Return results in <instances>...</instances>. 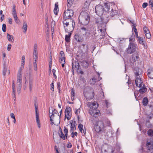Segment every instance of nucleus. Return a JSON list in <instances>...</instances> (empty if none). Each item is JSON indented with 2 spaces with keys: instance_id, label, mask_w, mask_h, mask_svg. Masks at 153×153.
<instances>
[{
  "instance_id": "f257e3e1",
  "label": "nucleus",
  "mask_w": 153,
  "mask_h": 153,
  "mask_svg": "<svg viewBox=\"0 0 153 153\" xmlns=\"http://www.w3.org/2000/svg\"><path fill=\"white\" fill-rule=\"evenodd\" d=\"M96 23L98 25L97 32L95 29L94 26L92 25H90L89 27L87 26L82 27L80 30L81 34L86 38L90 36L93 39H95L97 36H100V39L102 38L105 35L106 24L101 17L97 19Z\"/></svg>"
},
{
  "instance_id": "f03ea898",
  "label": "nucleus",
  "mask_w": 153,
  "mask_h": 153,
  "mask_svg": "<svg viewBox=\"0 0 153 153\" xmlns=\"http://www.w3.org/2000/svg\"><path fill=\"white\" fill-rule=\"evenodd\" d=\"M74 12L73 10L68 9L64 13L63 23L65 31H72L75 27V22L73 19Z\"/></svg>"
},
{
  "instance_id": "7ed1b4c3",
  "label": "nucleus",
  "mask_w": 153,
  "mask_h": 153,
  "mask_svg": "<svg viewBox=\"0 0 153 153\" xmlns=\"http://www.w3.org/2000/svg\"><path fill=\"white\" fill-rule=\"evenodd\" d=\"M88 106L89 108V113L91 116L95 117H97L100 113V111L97 109L98 107V105L97 102L87 103Z\"/></svg>"
},
{
  "instance_id": "20e7f679",
  "label": "nucleus",
  "mask_w": 153,
  "mask_h": 153,
  "mask_svg": "<svg viewBox=\"0 0 153 153\" xmlns=\"http://www.w3.org/2000/svg\"><path fill=\"white\" fill-rule=\"evenodd\" d=\"M105 7H104L100 4L97 5L95 8V12L96 14L100 16H102L104 12H108L110 9L109 4L105 3L104 4Z\"/></svg>"
},
{
  "instance_id": "39448f33",
  "label": "nucleus",
  "mask_w": 153,
  "mask_h": 153,
  "mask_svg": "<svg viewBox=\"0 0 153 153\" xmlns=\"http://www.w3.org/2000/svg\"><path fill=\"white\" fill-rule=\"evenodd\" d=\"M24 66V65H22L18 71L17 74V89L19 93L22 88V71Z\"/></svg>"
},
{
  "instance_id": "423d86ee",
  "label": "nucleus",
  "mask_w": 153,
  "mask_h": 153,
  "mask_svg": "<svg viewBox=\"0 0 153 153\" xmlns=\"http://www.w3.org/2000/svg\"><path fill=\"white\" fill-rule=\"evenodd\" d=\"M79 20L81 24L84 25H86L89 22V16L86 12H84L79 16Z\"/></svg>"
},
{
  "instance_id": "0eeeda50",
  "label": "nucleus",
  "mask_w": 153,
  "mask_h": 153,
  "mask_svg": "<svg viewBox=\"0 0 153 153\" xmlns=\"http://www.w3.org/2000/svg\"><path fill=\"white\" fill-rule=\"evenodd\" d=\"M105 127L103 122L101 121H99L95 125L94 129L97 132L101 131L104 132L105 130Z\"/></svg>"
},
{
  "instance_id": "6e6552de",
  "label": "nucleus",
  "mask_w": 153,
  "mask_h": 153,
  "mask_svg": "<svg viewBox=\"0 0 153 153\" xmlns=\"http://www.w3.org/2000/svg\"><path fill=\"white\" fill-rule=\"evenodd\" d=\"M137 45L133 43H129L128 48L126 49V52L128 54H131L136 50Z\"/></svg>"
},
{
  "instance_id": "1a4fd4ad",
  "label": "nucleus",
  "mask_w": 153,
  "mask_h": 153,
  "mask_svg": "<svg viewBox=\"0 0 153 153\" xmlns=\"http://www.w3.org/2000/svg\"><path fill=\"white\" fill-rule=\"evenodd\" d=\"M82 57L86 56L88 53V46L85 44H82L81 47Z\"/></svg>"
},
{
  "instance_id": "9d476101",
  "label": "nucleus",
  "mask_w": 153,
  "mask_h": 153,
  "mask_svg": "<svg viewBox=\"0 0 153 153\" xmlns=\"http://www.w3.org/2000/svg\"><path fill=\"white\" fill-rule=\"evenodd\" d=\"M33 59L34 60L33 64L36 63V62L38 59V52L37 45L36 44H34V50L33 52Z\"/></svg>"
},
{
  "instance_id": "9b49d317",
  "label": "nucleus",
  "mask_w": 153,
  "mask_h": 153,
  "mask_svg": "<svg viewBox=\"0 0 153 153\" xmlns=\"http://www.w3.org/2000/svg\"><path fill=\"white\" fill-rule=\"evenodd\" d=\"M71 108L69 107H66L65 110V117L67 119L69 120L71 117Z\"/></svg>"
},
{
  "instance_id": "f8f14e48",
  "label": "nucleus",
  "mask_w": 153,
  "mask_h": 153,
  "mask_svg": "<svg viewBox=\"0 0 153 153\" xmlns=\"http://www.w3.org/2000/svg\"><path fill=\"white\" fill-rule=\"evenodd\" d=\"M3 76L9 75L10 74V71L7 69V65L4 62L3 64Z\"/></svg>"
},
{
  "instance_id": "ddd939ff",
  "label": "nucleus",
  "mask_w": 153,
  "mask_h": 153,
  "mask_svg": "<svg viewBox=\"0 0 153 153\" xmlns=\"http://www.w3.org/2000/svg\"><path fill=\"white\" fill-rule=\"evenodd\" d=\"M146 145L147 149L150 151V153H153V141H151L149 142L147 140Z\"/></svg>"
},
{
  "instance_id": "4468645a",
  "label": "nucleus",
  "mask_w": 153,
  "mask_h": 153,
  "mask_svg": "<svg viewBox=\"0 0 153 153\" xmlns=\"http://www.w3.org/2000/svg\"><path fill=\"white\" fill-rule=\"evenodd\" d=\"M80 65L77 61H75L72 63V72L74 71V70H76L80 68Z\"/></svg>"
},
{
  "instance_id": "2eb2a0df",
  "label": "nucleus",
  "mask_w": 153,
  "mask_h": 153,
  "mask_svg": "<svg viewBox=\"0 0 153 153\" xmlns=\"http://www.w3.org/2000/svg\"><path fill=\"white\" fill-rule=\"evenodd\" d=\"M139 52L137 51L135 52L132 55V60L134 62L138 61L139 58Z\"/></svg>"
},
{
  "instance_id": "dca6fc26",
  "label": "nucleus",
  "mask_w": 153,
  "mask_h": 153,
  "mask_svg": "<svg viewBox=\"0 0 153 153\" xmlns=\"http://www.w3.org/2000/svg\"><path fill=\"white\" fill-rule=\"evenodd\" d=\"M118 11L117 10L111 9L110 13V16L111 18L115 17L118 16Z\"/></svg>"
},
{
  "instance_id": "f3484780",
  "label": "nucleus",
  "mask_w": 153,
  "mask_h": 153,
  "mask_svg": "<svg viewBox=\"0 0 153 153\" xmlns=\"http://www.w3.org/2000/svg\"><path fill=\"white\" fill-rule=\"evenodd\" d=\"M60 57L59 59V62L60 63H65V54L63 51H60Z\"/></svg>"
},
{
  "instance_id": "a211bd4d",
  "label": "nucleus",
  "mask_w": 153,
  "mask_h": 153,
  "mask_svg": "<svg viewBox=\"0 0 153 153\" xmlns=\"http://www.w3.org/2000/svg\"><path fill=\"white\" fill-rule=\"evenodd\" d=\"M135 84L137 86L140 87L143 85V82L142 81L141 78H136L135 80Z\"/></svg>"
},
{
  "instance_id": "6ab92c4d",
  "label": "nucleus",
  "mask_w": 153,
  "mask_h": 153,
  "mask_svg": "<svg viewBox=\"0 0 153 153\" xmlns=\"http://www.w3.org/2000/svg\"><path fill=\"white\" fill-rule=\"evenodd\" d=\"M135 70L136 71L134 72L135 76V78H140V76L141 75V72L140 71L139 69L138 68H136Z\"/></svg>"
},
{
  "instance_id": "aec40b11",
  "label": "nucleus",
  "mask_w": 153,
  "mask_h": 153,
  "mask_svg": "<svg viewBox=\"0 0 153 153\" xmlns=\"http://www.w3.org/2000/svg\"><path fill=\"white\" fill-rule=\"evenodd\" d=\"M145 38L144 37H140L138 39V42L141 45H145Z\"/></svg>"
},
{
  "instance_id": "412c9836",
  "label": "nucleus",
  "mask_w": 153,
  "mask_h": 153,
  "mask_svg": "<svg viewBox=\"0 0 153 153\" xmlns=\"http://www.w3.org/2000/svg\"><path fill=\"white\" fill-rule=\"evenodd\" d=\"M15 85L14 84V80L12 82V95L13 97H14L15 98V95H16V90L15 89Z\"/></svg>"
},
{
  "instance_id": "4be33fe9",
  "label": "nucleus",
  "mask_w": 153,
  "mask_h": 153,
  "mask_svg": "<svg viewBox=\"0 0 153 153\" xmlns=\"http://www.w3.org/2000/svg\"><path fill=\"white\" fill-rule=\"evenodd\" d=\"M51 125H52L53 124H54L55 125L58 126V125L60 123V120L57 119V120H56V119L54 120L53 119V120L52 121H51Z\"/></svg>"
},
{
  "instance_id": "5701e85b",
  "label": "nucleus",
  "mask_w": 153,
  "mask_h": 153,
  "mask_svg": "<svg viewBox=\"0 0 153 153\" xmlns=\"http://www.w3.org/2000/svg\"><path fill=\"white\" fill-rule=\"evenodd\" d=\"M67 32V31H66ZM68 35H66L65 36V40L67 42H68L70 41V36L71 35V33L70 32L71 31H68Z\"/></svg>"
},
{
  "instance_id": "b1692460",
  "label": "nucleus",
  "mask_w": 153,
  "mask_h": 153,
  "mask_svg": "<svg viewBox=\"0 0 153 153\" xmlns=\"http://www.w3.org/2000/svg\"><path fill=\"white\" fill-rule=\"evenodd\" d=\"M55 7L53 10V12L56 15H57L58 13V12L59 10L58 7V2H56L55 3Z\"/></svg>"
},
{
  "instance_id": "393cba45",
  "label": "nucleus",
  "mask_w": 153,
  "mask_h": 153,
  "mask_svg": "<svg viewBox=\"0 0 153 153\" xmlns=\"http://www.w3.org/2000/svg\"><path fill=\"white\" fill-rule=\"evenodd\" d=\"M51 112L56 115V117L57 118V119L60 120V116L58 111L56 110L55 109H54L53 110H52Z\"/></svg>"
},
{
  "instance_id": "a878e982",
  "label": "nucleus",
  "mask_w": 153,
  "mask_h": 153,
  "mask_svg": "<svg viewBox=\"0 0 153 153\" xmlns=\"http://www.w3.org/2000/svg\"><path fill=\"white\" fill-rule=\"evenodd\" d=\"M49 117H50V120L51 121H52L53 120V119L55 120V119L54 117H56V115L55 114H54L53 113L50 112V109H49Z\"/></svg>"
},
{
  "instance_id": "bb28decb",
  "label": "nucleus",
  "mask_w": 153,
  "mask_h": 153,
  "mask_svg": "<svg viewBox=\"0 0 153 153\" xmlns=\"http://www.w3.org/2000/svg\"><path fill=\"white\" fill-rule=\"evenodd\" d=\"M29 85L30 91H31L33 86V80L31 79H29Z\"/></svg>"
},
{
  "instance_id": "cd10ccee",
  "label": "nucleus",
  "mask_w": 153,
  "mask_h": 153,
  "mask_svg": "<svg viewBox=\"0 0 153 153\" xmlns=\"http://www.w3.org/2000/svg\"><path fill=\"white\" fill-rule=\"evenodd\" d=\"M135 36L133 33H132L131 36L129 38V43H133L135 40Z\"/></svg>"
},
{
  "instance_id": "c85d7f7f",
  "label": "nucleus",
  "mask_w": 153,
  "mask_h": 153,
  "mask_svg": "<svg viewBox=\"0 0 153 153\" xmlns=\"http://www.w3.org/2000/svg\"><path fill=\"white\" fill-rule=\"evenodd\" d=\"M148 100L147 97H145L143 100L142 103L143 105L146 106L148 103Z\"/></svg>"
},
{
  "instance_id": "c756f323",
  "label": "nucleus",
  "mask_w": 153,
  "mask_h": 153,
  "mask_svg": "<svg viewBox=\"0 0 153 153\" xmlns=\"http://www.w3.org/2000/svg\"><path fill=\"white\" fill-rule=\"evenodd\" d=\"M22 28L24 30L23 32L24 33H25L26 32L27 29V24L25 22H23Z\"/></svg>"
},
{
  "instance_id": "7c9ffc66",
  "label": "nucleus",
  "mask_w": 153,
  "mask_h": 153,
  "mask_svg": "<svg viewBox=\"0 0 153 153\" xmlns=\"http://www.w3.org/2000/svg\"><path fill=\"white\" fill-rule=\"evenodd\" d=\"M7 39L8 41L11 42H13L14 41L13 37L11 35H10L9 33L7 34Z\"/></svg>"
},
{
  "instance_id": "2f4dec72",
  "label": "nucleus",
  "mask_w": 153,
  "mask_h": 153,
  "mask_svg": "<svg viewBox=\"0 0 153 153\" xmlns=\"http://www.w3.org/2000/svg\"><path fill=\"white\" fill-rule=\"evenodd\" d=\"M82 66L85 68L87 67L89 65L88 62L86 61H83L82 62Z\"/></svg>"
},
{
  "instance_id": "473e14b6",
  "label": "nucleus",
  "mask_w": 153,
  "mask_h": 153,
  "mask_svg": "<svg viewBox=\"0 0 153 153\" xmlns=\"http://www.w3.org/2000/svg\"><path fill=\"white\" fill-rule=\"evenodd\" d=\"M143 85V87H142L139 90V92L141 94H143L144 93L146 90V88Z\"/></svg>"
},
{
  "instance_id": "72a5a7b5",
  "label": "nucleus",
  "mask_w": 153,
  "mask_h": 153,
  "mask_svg": "<svg viewBox=\"0 0 153 153\" xmlns=\"http://www.w3.org/2000/svg\"><path fill=\"white\" fill-rule=\"evenodd\" d=\"M71 129L70 131L71 132H72V133H74V130L76 128V126L73 123H71Z\"/></svg>"
},
{
  "instance_id": "f704fd0d",
  "label": "nucleus",
  "mask_w": 153,
  "mask_h": 153,
  "mask_svg": "<svg viewBox=\"0 0 153 153\" xmlns=\"http://www.w3.org/2000/svg\"><path fill=\"white\" fill-rule=\"evenodd\" d=\"M71 99L72 100H73L74 99V95H75L74 90L73 89V88L71 89Z\"/></svg>"
},
{
  "instance_id": "c9c22d12",
  "label": "nucleus",
  "mask_w": 153,
  "mask_h": 153,
  "mask_svg": "<svg viewBox=\"0 0 153 153\" xmlns=\"http://www.w3.org/2000/svg\"><path fill=\"white\" fill-rule=\"evenodd\" d=\"M148 77L151 79H153V70H151L148 74Z\"/></svg>"
},
{
  "instance_id": "e433bc0d",
  "label": "nucleus",
  "mask_w": 153,
  "mask_h": 153,
  "mask_svg": "<svg viewBox=\"0 0 153 153\" xmlns=\"http://www.w3.org/2000/svg\"><path fill=\"white\" fill-rule=\"evenodd\" d=\"M148 135L152 137L153 136V130L152 129H149L147 131Z\"/></svg>"
},
{
  "instance_id": "4c0bfd02",
  "label": "nucleus",
  "mask_w": 153,
  "mask_h": 153,
  "mask_svg": "<svg viewBox=\"0 0 153 153\" xmlns=\"http://www.w3.org/2000/svg\"><path fill=\"white\" fill-rule=\"evenodd\" d=\"M96 82H97V79L95 78V76L93 77L90 80L91 83L92 84H94Z\"/></svg>"
},
{
  "instance_id": "58836bf2",
  "label": "nucleus",
  "mask_w": 153,
  "mask_h": 153,
  "mask_svg": "<svg viewBox=\"0 0 153 153\" xmlns=\"http://www.w3.org/2000/svg\"><path fill=\"white\" fill-rule=\"evenodd\" d=\"M146 125L149 128L152 127L153 126L152 124L150 123V122L149 120H147L146 121Z\"/></svg>"
},
{
  "instance_id": "ea45409f",
  "label": "nucleus",
  "mask_w": 153,
  "mask_h": 153,
  "mask_svg": "<svg viewBox=\"0 0 153 153\" xmlns=\"http://www.w3.org/2000/svg\"><path fill=\"white\" fill-rule=\"evenodd\" d=\"M59 135L60 137L63 140H65V136L62 131H61L60 133H59Z\"/></svg>"
},
{
  "instance_id": "a19ab883",
  "label": "nucleus",
  "mask_w": 153,
  "mask_h": 153,
  "mask_svg": "<svg viewBox=\"0 0 153 153\" xmlns=\"http://www.w3.org/2000/svg\"><path fill=\"white\" fill-rule=\"evenodd\" d=\"M12 15L16 14V6L14 5L13 6V9L12 10Z\"/></svg>"
},
{
  "instance_id": "79ce46f5",
  "label": "nucleus",
  "mask_w": 153,
  "mask_h": 153,
  "mask_svg": "<svg viewBox=\"0 0 153 153\" xmlns=\"http://www.w3.org/2000/svg\"><path fill=\"white\" fill-rule=\"evenodd\" d=\"M78 128L79 130L82 133V131L83 130V126L82 124H79L78 125Z\"/></svg>"
},
{
  "instance_id": "37998d69",
  "label": "nucleus",
  "mask_w": 153,
  "mask_h": 153,
  "mask_svg": "<svg viewBox=\"0 0 153 153\" xmlns=\"http://www.w3.org/2000/svg\"><path fill=\"white\" fill-rule=\"evenodd\" d=\"M145 34L147 38L149 39L151 38V34L150 32L145 33Z\"/></svg>"
},
{
  "instance_id": "c03bdc74",
  "label": "nucleus",
  "mask_w": 153,
  "mask_h": 153,
  "mask_svg": "<svg viewBox=\"0 0 153 153\" xmlns=\"http://www.w3.org/2000/svg\"><path fill=\"white\" fill-rule=\"evenodd\" d=\"M74 39H75V40L76 41H77V42L80 41L79 37L78 35H77L76 34H75L74 35Z\"/></svg>"
},
{
  "instance_id": "a18cd8bd",
  "label": "nucleus",
  "mask_w": 153,
  "mask_h": 153,
  "mask_svg": "<svg viewBox=\"0 0 153 153\" xmlns=\"http://www.w3.org/2000/svg\"><path fill=\"white\" fill-rule=\"evenodd\" d=\"M2 30L4 32H5L6 30V27L5 24H3L2 26Z\"/></svg>"
},
{
  "instance_id": "49530a36",
  "label": "nucleus",
  "mask_w": 153,
  "mask_h": 153,
  "mask_svg": "<svg viewBox=\"0 0 153 153\" xmlns=\"http://www.w3.org/2000/svg\"><path fill=\"white\" fill-rule=\"evenodd\" d=\"M145 33L150 32L148 28L146 27H144L143 28Z\"/></svg>"
},
{
  "instance_id": "de8ad7c7",
  "label": "nucleus",
  "mask_w": 153,
  "mask_h": 153,
  "mask_svg": "<svg viewBox=\"0 0 153 153\" xmlns=\"http://www.w3.org/2000/svg\"><path fill=\"white\" fill-rule=\"evenodd\" d=\"M76 70H77V72L78 73L81 74H83L84 72L81 70L80 67L79 68V69H77Z\"/></svg>"
},
{
  "instance_id": "09e8293b",
  "label": "nucleus",
  "mask_w": 153,
  "mask_h": 153,
  "mask_svg": "<svg viewBox=\"0 0 153 153\" xmlns=\"http://www.w3.org/2000/svg\"><path fill=\"white\" fill-rule=\"evenodd\" d=\"M36 120H38L39 119V113L37 111H36Z\"/></svg>"
},
{
  "instance_id": "8fccbe9b",
  "label": "nucleus",
  "mask_w": 153,
  "mask_h": 153,
  "mask_svg": "<svg viewBox=\"0 0 153 153\" xmlns=\"http://www.w3.org/2000/svg\"><path fill=\"white\" fill-rule=\"evenodd\" d=\"M52 72L53 74V77L55 78V79H56L57 77L56 76L55 74V72H56V70H55L54 69H53L52 70Z\"/></svg>"
},
{
  "instance_id": "3c124183",
  "label": "nucleus",
  "mask_w": 153,
  "mask_h": 153,
  "mask_svg": "<svg viewBox=\"0 0 153 153\" xmlns=\"http://www.w3.org/2000/svg\"><path fill=\"white\" fill-rule=\"evenodd\" d=\"M91 96H90L89 97L88 96V95L86 97V98L88 99H92L93 98V97H94V95L93 94V93H91Z\"/></svg>"
},
{
  "instance_id": "603ef678",
  "label": "nucleus",
  "mask_w": 153,
  "mask_h": 153,
  "mask_svg": "<svg viewBox=\"0 0 153 153\" xmlns=\"http://www.w3.org/2000/svg\"><path fill=\"white\" fill-rule=\"evenodd\" d=\"M68 4L69 6H71L73 4L74 0H67Z\"/></svg>"
},
{
  "instance_id": "864d4df0",
  "label": "nucleus",
  "mask_w": 153,
  "mask_h": 153,
  "mask_svg": "<svg viewBox=\"0 0 153 153\" xmlns=\"http://www.w3.org/2000/svg\"><path fill=\"white\" fill-rule=\"evenodd\" d=\"M36 120V122H37V124L38 126L39 127V128H40L41 127V125H40V121L39 119Z\"/></svg>"
},
{
  "instance_id": "5fc2aeb1",
  "label": "nucleus",
  "mask_w": 153,
  "mask_h": 153,
  "mask_svg": "<svg viewBox=\"0 0 153 153\" xmlns=\"http://www.w3.org/2000/svg\"><path fill=\"white\" fill-rule=\"evenodd\" d=\"M25 58L24 56H23L22 57V65H24V62L25 61Z\"/></svg>"
},
{
  "instance_id": "6e6d98bb",
  "label": "nucleus",
  "mask_w": 153,
  "mask_h": 153,
  "mask_svg": "<svg viewBox=\"0 0 153 153\" xmlns=\"http://www.w3.org/2000/svg\"><path fill=\"white\" fill-rule=\"evenodd\" d=\"M80 108H78L75 111V113L77 115L78 114L80 113Z\"/></svg>"
},
{
  "instance_id": "4d7b16f0",
  "label": "nucleus",
  "mask_w": 153,
  "mask_h": 153,
  "mask_svg": "<svg viewBox=\"0 0 153 153\" xmlns=\"http://www.w3.org/2000/svg\"><path fill=\"white\" fill-rule=\"evenodd\" d=\"M33 67L34 70L35 71H36L37 68V63H34L33 64Z\"/></svg>"
},
{
  "instance_id": "13d9d810",
  "label": "nucleus",
  "mask_w": 153,
  "mask_h": 153,
  "mask_svg": "<svg viewBox=\"0 0 153 153\" xmlns=\"http://www.w3.org/2000/svg\"><path fill=\"white\" fill-rule=\"evenodd\" d=\"M51 89L53 91H54V86L53 85V82L51 84Z\"/></svg>"
},
{
  "instance_id": "bf43d9fd",
  "label": "nucleus",
  "mask_w": 153,
  "mask_h": 153,
  "mask_svg": "<svg viewBox=\"0 0 153 153\" xmlns=\"http://www.w3.org/2000/svg\"><path fill=\"white\" fill-rule=\"evenodd\" d=\"M139 94V92L137 91H135L134 92V95L135 97V98L136 99V97Z\"/></svg>"
},
{
  "instance_id": "052dcab7",
  "label": "nucleus",
  "mask_w": 153,
  "mask_h": 153,
  "mask_svg": "<svg viewBox=\"0 0 153 153\" xmlns=\"http://www.w3.org/2000/svg\"><path fill=\"white\" fill-rule=\"evenodd\" d=\"M147 5H148L147 3H146V2H144V3H143V5H142V7L143 8H145L147 6Z\"/></svg>"
},
{
  "instance_id": "680f3d73",
  "label": "nucleus",
  "mask_w": 153,
  "mask_h": 153,
  "mask_svg": "<svg viewBox=\"0 0 153 153\" xmlns=\"http://www.w3.org/2000/svg\"><path fill=\"white\" fill-rule=\"evenodd\" d=\"M14 19L16 23H18L19 22V19H18V18L17 17H16V18H14Z\"/></svg>"
},
{
  "instance_id": "e2e57ef3",
  "label": "nucleus",
  "mask_w": 153,
  "mask_h": 153,
  "mask_svg": "<svg viewBox=\"0 0 153 153\" xmlns=\"http://www.w3.org/2000/svg\"><path fill=\"white\" fill-rule=\"evenodd\" d=\"M139 152L140 153H143V148L142 146H141V148L139 150Z\"/></svg>"
},
{
  "instance_id": "0e129e2a",
  "label": "nucleus",
  "mask_w": 153,
  "mask_h": 153,
  "mask_svg": "<svg viewBox=\"0 0 153 153\" xmlns=\"http://www.w3.org/2000/svg\"><path fill=\"white\" fill-rule=\"evenodd\" d=\"M64 131L65 133H68V130L67 128L65 127H64Z\"/></svg>"
},
{
  "instance_id": "69168bd1",
  "label": "nucleus",
  "mask_w": 153,
  "mask_h": 153,
  "mask_svg": "<svg viewBox=\"0 0 153 153\" xmlns=\"http://www.w3.org/2000/svg\"><path fill=\"white\" fill-rule=\"evenodd\" d=\"M153 117V114H150L148 116V118H149V119H151Z\"/></svg>"
},
{
  "instance_id": "338daca9",
  "label": "nucleus",
  "mask_w": 153,
  "mask_h": 153,
  "mask_svg": "<svg viewBox=\"0 0 153 153\" xmlns=\"http://www.w3.org/2000/svg\"><path fill=\"white\" fill-rule=\"evenodd\" d=\"M11 47V44H9L7 46V50L9 51L10 50Z\"/></svg>"
},
{
  "instance_id": "774afa93",
  "label": "nucleus",
  "mask_w": 153,
  "mask_h": 153,
  "mask_svg": "<svg viewBox=\"0 0 153 153\" xmlns=\"http://www.w3.org/2000/svg\"><path fill=\"white\" fill-rule=\"evenodd\" d=\"M72 145L70 143H68L67 145V147L68 148H71L72 147Z\"/></svg>"
}]
</instances>
